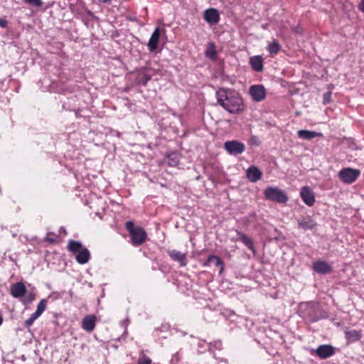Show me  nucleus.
I'll return each mask as SVG.
<instances>
[{
	"label": "nucleus",
	"mask_w": 364,
	"mask_h": 364,
	"mask_svg": "<svg viewBox=\"0 0 364 364\" xmlns=\"http://www.w3.org/2000/svg\"><path fill=\"white\" fill-rule=\"evenodd\" d=\"M217 102L230 114H240L245 109L241 95L233 89L220 88L216 92Z\"/></svg>",
	"instance_id": "1"
},
{
	"label": "nucleus",
	"mask_w": 364,
	"mask_h": 364,
	"mask_svg": "<svg viewBox=\"0 0 364 364\" xmlns=\"http://www.w3.org/2000/svg\"><path fill=\"white\" fill-rule=\"evenodd\" d=\"M138 364H151V360L144 355L138 359Z\"/></svg>",
	"instance_id": "32"
},
{
	"label": "nucleus",
	"mask_w": 364,
	"mask_h": 364,
	"mask_svg": "<svg viewBox=\"0 0 364 364\" xmlns=\"http://www.w3.org/2000/svg\"><path fill=\"white\" fill-rule=\"evenodd\" d=\"M313 270L321 274H326L332 272V267L325 261L316 260L314 262L312 265Z\"/></svg>",
	"instance_id": "8"
},
{
	"label": "nucleus",
	"mask_w": 364,
	"mask_h": 364,
	"mask_svg": "<svg viewBox=\"0 0 364 364\" xmlns=\"http://www.w3.org/2000/svg\"><path fill=\"white\" fill-rule=\"evenodd\" d=\"M205 56L210 59L215 60L216 58L215 46L213 42H210L205 52Z\"/></svg>",
	"instance_id": "27"
},
{
	"label": "nucleus",
	"mask_w": 364,
	"mask_h": 364,
	"mask_svg": "<svg viewBox=\"0 0 364 364\" xmlns=\"http://www.w3.org/2000/svg\"><path fill=\"white\" fill-rule=\"evenodd\" d=\"M267 49L270 55H276L281 50L282 46L277 40H273L269 43Z\"/></svg>",
	"instance_id": "25"
},
{
	"label": "nucleus",
	"mask_w": 364,
	"mask_h": 364,
	"mask_svg": "<svg viewBox=\"0 0 364 364\" xmlns=\"http://www.w3.org/2000/svg\"><path fill=\"white\" fill-rule=\"evenodd\" d=\"M264 198L270 201L285 203L289 198L286 193L277 187L269 186L264 191Z\"/></svg>",
	"instance_id": "3"
},
{
	"label": "nucleus",
	"mask_w": 364,
	"mask_h": 364,
	"mask_svg": "<svg viewBox=\"0 0 364 364\" xmlns=\"http://www.w3.org/2000/svg\"><path fill=\"white\" fill-rule=\"evenodd\" d=\"M249 93L254 102L264 100L267 95L266 89L262 85H254L250 86Z\"/></svg>",
	"instance_id": "5"
},
{
	"label": "nucleus",
	"mask_w": 364,
	"mask_h": 364,
	"mask_svg": "<svg viewBox=\"0 0 364 364\" xmlns=\"http://www.w3.org/2000/svg\"><path fill=\"white\" fill-rule=\"evenodd\" d=\"M334 353V348L331 345H321L316 350V355L321 359L329 358Z\"/></svg>",
	"instance_id": "15"
},
{
	"label": "nucleus",
	"mask_w": 364,
	"mask_h": 364,
	"mask_svg": "<svg viewBox=\"0 0 364 364\" xmlns=\"http://www.w3.org/2000/svg\"><path fill=\"white\" fill-rule=\"evenodd\" d=\"M295 32H296V33H301V30L299 28H295Z\"/></svg>",
	"instance_id": "42"
},
{
	"label": "nucleus",
	"mask_w": 364,
	"mask_h": 364,
	"mask_svg": "<svg viewBox=\"0 0 364 364\" xmlns=\"http://www.w3.org/2000/svg\"><path fill=\"white\" fill-rule=\"evenodd\" d=\"M203 18L208 23L214 25L219 22L220 14L216 9L210 8L204 11Z\"/></svg>",
	"instance_id": "9"
},
{
	"label": "nucleus",
	"mask_w": 364,
	"mask_h": 364,
	"mask_svg": "<svg viewBox=\"0 0 364 364\" xmlns=\"http://www.w3.org/2000/svg\"><path fill=\"white\" fill-rule=\"evenodd\" d=\"M87 14H88L90 16H92V13L90 11H87Z\"/></svg>",
	"instance_id": "46"
},
{
	"label": "nucleus",
	"mask_w": 364,
	"mask_h": 364,
	"mask_svg": "<svg viewBox=\"0 0 364 364\" xmlns=\"http://www.w3.org/2000/svg\"><path fill=\"white\" fill-rule=\"evenodd\" d=\"M168 255L173 261L178 262L180 266L185 267L187 265L188 260L185 253H182L176 250H172L168 251Z\"/></svg>",
	"instance_id": "16"
},
{
	"label": "nucleus",
	"mask_w": 364,
	"mask_h": 364,
	"mask_svg": "<svg viewBox=\"0 0 364 364\" xmlns=\"http://www.w3.org/2000/svg\"><path fill=\"white\" fill-rule=\"evenodd\" d=\"M360 174L358 169L345 168L338 172V178L343 183L350 184L356 181Z\"/></svg>",
	"instance_id": "4"
},
{
	"label": "nucleus",
	"mask_w": 364,
	"mask_h": 364,
	"mask_svg": "<svg viewBox=\"0 0 364 364\" xmlns=\"http://www.w3.org/2000/svg\"><path fill=\"white\" fill-rule=\"evenodd\" d=\"M160 37V31L159 28H156L152 33L151 38H149V43H148V48L149 51L153 52L154 51L159 44Z\"/></svg>",
	"instance_id": "18"
},
{
	"label": "nucleus",
	"mask_w": 364,
	"mask_h": 364,
	"mask_svg": "<svg viewBox=\"0 0 364 364\" xmlns=\"http://www.w3.org/2000/svg\"><path fill=\"white\" fill-rule=\"evenodd\" d=\"M124 227L130 235V242L134 246H139L145 242L147 234L144 228L135 225L132 220L127 221Z\"/></svg>",
	"instance_id": "2"
},
{
	"label": "nucleus",
	"mask_w": 364,
	"mask_h": 364,
	"mask_svg": "<svg viewBox=\"0 0 364 364\" xmlns=\"http://www.w3.org/2000/svg\"><path fill=\"white\" fill-rule=\"evenodd\" d=\"M219 363L220 364H227L228 363V360L226 359H220Z\"/></svg>",
	"instance_id": "41"
},
{
	"label": "nucleus",
	"mask_w": 364,
	"mask_h": 364,
	"mask_svg": "<svg viewBox=\"0 0 364 364\" xmlns=\"http://www.w3.org/2000/svg\"><path fill=\"white\" fill-rule=\"evenodd\" d=\"M321 133L316 132L315 131H310L306 129H300L298 131V136L299 138L303 139L310 140L315 138L317 136H321Z\"/></svg>",
	"instance_id": "23"
},
{
	"label": "nucleus",
	"mask_w": 364,
	"mask_h": 364,
	"mask_svg": "<svg viewBox=\"0 0 364 364\" xmlns=\"http://www.w3.org/2000/svg\"><path fill=\"white\" fill-rule=\"evenodd\" d=\"M46 240L48 241L50 243H55V239L53 237H47Z\"/></svg>",
	"instance_id": "40"
},
{
	"label": "nucleus",
	"mask_w": 364,
	"mask_h": 364,
	"mask_svg": "<svg viewBox=\"0 0 364 364\" xmlns=\"http://www.w3.org/2000/svg\"><path fill=\"white\" fill-rule=\"evenodd\" d=\"M59 232H61V233H63L64 235L67 234V231H66V230L65 229L64 227H60V229H59Z\"/></svg>",
	"instance_id": "39"
},
{
	"label": "nucleus",
	"mask_w": 364,
	"mask_h": 364,
	"mask_svg": "<svg viewBox=\"0 0 364 364\" xmlns=\"http://www.w3.org/2000/svg\"><path fill=\"white\" fill-rule=\"evenodd\" d=\"M52 4H49L46 5V6H45V8H44V9H43V10H45L46 9H47V8H48V7L51 6H52Z\"/></svg>",
	"instance_id": "43"
},
{
	"label": "nucleus",
	"mask_w": 364,
	"mask_h": 364,
	"mask_svg": "<svg viewBox=\"0 0 364 364\" xmlns=\"http://www.w3.org/2000/svg\"><path fill=\"white\" fill-rule=\"evenodd\" d=\"M26 2L28 3L32 7L36 8V10L32 11L33 13L38 11L43 3V1H26Z\"/></svg>",
	"instance_id": "30"
},
{
	"label": "nucleus",
	"mask_w": 364,
	"mask_h": 364,
	"mask_svg": "<svg viewBox=\"0 0 364 364\" xmlns=\"http://www.w3.org/2000/svg\"><path fill=\"white\" fill-rule=\"evenodd\" d=\"M46 302H47L46 299H41L37 306L36 311H39L42 314L43 312L46 309Z\"/></svg>",
	"instance_id": "29"
},
{
	"label": "nucleus",
	"mask_w": 364,
	"mask_h": 364,
	"mask_svg": "<svg viewBox=\"0 0 364 364\" xmlns=\"http://www.w3.org/2000/svg\"><path fill=\"white\" fill-rule=\"evenodd\" d=\"M34 319L32 318L31 316H30L28 319H26L25 321V323H24V326L27 328H28L34 322Z\"/></svg>",
	"instance_id": "34"
},
{
	"label": "nucleus",
	"mask_w": 364,
	"mask_h": 364,
	"mask_svg": "<svg viewBox=\"0 0 364 364\" xmlns=\"http://www.w3.org/2000/svg\"><path fill=\"white\" fill-rule=\"evenodd\" d=\"M301 197L309 206H312L315 203V196L313 191L309 186H304L301 188L300 193Z\"/></svg>",
	"instance_id": "11"
},
{
	"label": "nucleus",
	"mask_w": 364,
	"mask_h": 364,
	"mask_svg": "<svg viewBox=\"0 0 364 364\" xmlns=\"http://www.w3.org/2000/svg\"><path fill=\"white\" fill-rule=\"evenodd\" d=\"M299 228L304 230H311L317 226V223L309 215L301 217L297 219Z\"/></svg>",
	"instance_id": "10"
},
{
	"label": "nucleus",
	"mask_w": 364,
	"mask_h": 364,
	"mask_svg": "<svg viewBox=\"0 0 364 364\" xmlns=\"http://www.w3.org/2000/svg\"><path fill=\"white\" fill-rule=\"evenodd\" d=\"M167 163L169 166L175 167L179 164V158L177 152L173 151L166 154Z\"/></svg>",
	"instance_id": "26"
},
{
	"label": "nucleus",
	"mask_w": 364,
	"mask_h": 364,
	"mask_svg": "<svg viewBox=\"0 0 364 364\" xmlns=\"http://www.w3.org/2000/svg\"><path fill=\"white\" fill-rule=\"evenodd\" d=\"M36 299V294L33 292H30L28 294H26L23 296V298L21 300V302L24 305H29L31 304Z\"/></svg>",
	"instance_id": "28"
},
{
	"label": "nucleus",
	"mask_w": 364,
	"mask_h": 364,
	"mask_svg": "<svg viewBox=\"0 0 364 364\" xmlns=\"http://www.w3.org/2000/svg\"><path fill=\"white\" fill-rule=\"evenodd\" d=\"M225 150L231 155L242 154L245 149V144L238 141H228L224 144Z\"/></svg>",
	"instance_id": "6"
},
{
	"label": "nucleus",
	"mask_w": 364,
	"mask_h": 364,
	"mask_svg": "<svg viewBox=\"0 0 364 364\" xmlns=\"http://www.w3.org/2000/svg\"><path fill=\"white\" fill-rule=\"evenodd\" d=\"M83 247H84L82 246V244L80 241H76L74 240H70L67 246L68 250L75 254H77Z\"/></svg>",
	"instance_id": "24"
},
{
	"label": "nucleus",
	"mask_w": 364,
	"mask_h": 364,
	"mask_svg": "<svg viewBox=\"0 0 364 364\" xmlns=\"http://www.w3.org/2000/svg\"><path fill=\"white\" fill-rule=\"evenodd\" d=\"M41 315V314L39 311H36H36H35L34 313H33V314L31 315V316L32 317V318H33L34 320H36V319H37V318H38Z\"/></svg>",
	"instance_id": "37"
},
{
	"label": "nucleus",
	"mask_w": 364,
	"mask_h": 364,
	"mask_svg": "<svg viewBox=\"0 0 364 364\" xmlns=\"http://www.w3.org/2000/svg\"><path fill=\"white\" fill-rule=\"evenodd\" d=\"M262 171L255 166H250L246 171V177L252 183H256L262 177Z\"/></svg>",
	"instance_id": "12"
},
{
	"label": "nucleus",
	"mask_w": 364,
	"mask_h": 364,
	"mask_svg": "<svg viewBox=\"0 0 364 364\" xmlns=\"http://www.w3.org/2000/svg\"><path fill=\"white\" fill-rule=\"evenodd\" d=\"M3 322V318L1 316H0V326L2 324Z\"/></svg>",
	"instance_id": "45"
},
{
	"label": "nucleus",
	"mask_w": 364,
	"mask_h": 364,
	"mask_svg": "<svg viewBox=\"0 0 364 364\" xmlns=\"http://www.w3.org/2000/svg\"><path fill=\"white\" fill-rule=\"evenodd\" d=\"M96 324V316L93 314L86 315L82 320V328L87 332H92Z\"/></svg>",
	"instance_id": "17"
},
{
	"label": "nucleus",
	"mask_w": 364,
	"mask_h": 364,
	"mask_svg": "<svg viewBox=\"0 0 364 364\" xmlns=\"http://www.w3.org/2000/svg\"><path fill=\"white\" fill-rule=\"evenodd\" d=\"M249 63L251 68L255 72L262 73L264 70V59L262 55L250 57Z\"/></svg>",
	"instance_id": "13"
},
{
	"label": "nucleus",
	"mask_w": 364,
	"mask_h": 364,
	"mask_svg": "<svg viewBox=\"0 0 364 364\" xmlns=\"http://www.w3.org/2000/svg\"><path fill=\"white\" fill-rule=\"evenodd\" d=\"M63 295V292H53L50 294V297L53 298L54 299L61 298Z\"/></svg>",
	"instance_id": "35"
},
{
	"label": "nucleus",
	"mask_w": 364,
	"mask_h": 364,
	"mask_svg": "<svg viewBox=\"0 0 364 364\" xmlns=\"http://www.w3.org/2000/svg\"><path fill=\"white\" fill-rule=\"evenodd\" d=\"M8 26V21L2 18H0V27L6 28Z\"/></svg>",
	"instance_id": "36"
},
{
	"label": "nucleus",
	"mask_w": 364,
	"mask_h": 364,
	"mask_svg": "<svg viewBox=\"0 0 364 364\" xmlns=\"http://www.w3.org/2000/svg\"><path fill=\"white\" fill-rule=\"evenodd\" d=\"M27 293L25 284L21 282H16L11 287V294L14 298H21Z\"/></svg>",
	"instance_id": "14"
},
{
	"label": "nucleus",
	"mask_w": 364,
	"mask_h": 364,
	"mask_svg": "<svg viewBox=\"0 0 364 364\" xmlns=\"http://www.w3.org/2000/svg\"><path fill=\"white\" fill-rule=\"evenodd\" d=\"M331 95H332V92L331 90H329L328 92H327L323 95V105H327L331 102Z\"/></svg>",
	"instance_id": "31"
},
{
	"label": "nucleus",
	"mask_w": 364,
	"mask_h": 364,
	"mask_svg": "<svg viewBox=\"0 0 364 364\" xmlns=\"http://www.w3.org/2000/svg\"><path fill=\"white\" fill-rule=\"evenodd\" d=\"M237 235H238V240H240L245 246H247L250 250L253 252H255V248L253 244L252 240L243 232L237 230Z\"/></svg>",
	"instance_id": "22"
},
{
	"label": "nucleus",
	"mask_w": 364,
	"mask_h": 364,
	"mask_svg": "<svg viewBox=\"0 0 364 364\" xmlns=\"http://www.w3.org/2000/svg\"><path fill=\"white\" fill-rule=\"evenodd\" d=\"M150 69L147 67H142L136 73L134 82L136 85L146 86L151 79V75L148 73Z\"/></svg>",
	"instance_id": "7"
},
{
	"label": "nucleus",
	"mask_w": 364,
	"mask_h": 364,
	"mask_svg": "<svg viewBox=\"0 0 364 364\" xmlns=\"http://www.w3.org/2000/svg\"><path fill=\"white\" fill-rule=\"evenodd\" d=\"M211 262H214L215 267L220 268V274L224 270V262L220 257L216 255H210L204 262L203 266H209Z\"/></svg>",
	"instance_id": "19"
},
{
	"label": "nucleus",
	"mask_w": 364,
	"mask_h": 364,
	"mask_svg": "<svg viewBox=\"0 0 364 364\" xmlns=\"http://www.w3.org/2000/svg\"><path fill=\"white\" fill-rule=\"evenodd\" d=\"M250 144L251 145L259 146L260 144V141L256 136H252L250 139Z\"/></svg>",
	"instance_id": "33"
},
{
	"label": "nucleus",
	"mask_w": 364,
	"mask_h": 364,
	"mask_svg": "<svg viewBox=\"0 0 364 364\" xmlns=\"http://www.w3.org/2000/svg\"><path fill=\"white\" fill-rule=\"evenodd\" d=\"M131 21H135V18H129Z\"/></svg>",
	"instance_id": "47"
},
{
	"label": "nucleus",
	"mask_w": 364,
	"mask_h": 364,
	"mask_svg": "<svg viewBox=\"0 0 364 364\" xmlns=\"http://www.w3.org/2000/svg\"><path fill=\"white\" fill-rule=\"evenodd\" d=\"M328 89H332L333 87V85L329 84V85H328Z\"/></svg>",
	"instance_id": "44"
},
{
	"label": "nucleus",
	"mask_w": 364,
	"mask_h": 364,
	"mask_svg": "<svg viewBox=\"0 0 364 364\" xmlns=\"http://www.w3.org/2000/svg\"><path fill=\"white\" fill-rule=\"evenodd\" d=\"M358 9L364 13V1H360L358 5Z\"/></svg>",
	"instance_id": "38"
},
{
	"label": "nucleus",
	"mask_w": 364,
	"mask_h": 364,
	"mask_svg": "<svg viewBox=\"0 0 364 364\" xmlns=\"http://www.w3.org/2000/svg\"><path fill=\"white\" fill-rule=\"evenodd\" d=\"M345 338L348 343L358 341L362 338V331L356 330H350L345 331Z\"/></svg>",
	"instance_id": "21"
},
{
	"label": "nucleus",
	"mask_w": 364,
	"mask_h": 364,
	"mask_svg": "<svg viewBox=\"0 0 364 364\" xmlns=\"http://www.w3.org/2000/svg\"><path fill=\"white\" fill-rule=\"evenodd\" d=\"M75 259L80 264H84L89 262L90 259V252L87 248L83 247L76 254Z\"/></svg>",
	"instance_id": "20"
}]
</instances>
